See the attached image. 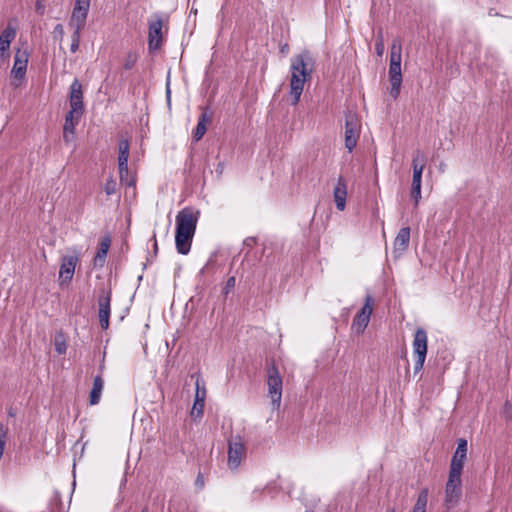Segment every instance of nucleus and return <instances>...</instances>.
Returning <instances> with one entry per match:
<instances>
[{"mask_svg": "<svg viewBox=\"0 0 512 512\" xmlns=\"http://www.w3.org/2000/svg\"><path fill=\"white\" fill-rule=\"evenodd\" d=\"M316 68L313 54L305 49L291 58L289 95L292 105H297L304 90V85L310 81Z\"/></svg>", "mask_w": 512, "mask_h": 512, "instance_id": "1", "label": "nucleus"}, {"mask_svg": "<svg viewBox=\"0 0 512 512\" xmlns=\"http://www.w3.org/2000/svg\"><path fill=\"white\" fill-rule=\"evenodd\" d=\"M200 211L193 207H185L176 215L175 244L180 254L186 255L191 248Z\"/></svg>", "mask_w": 512, "mask_h": 512, "instance_id": "2", "label": "nucleus"}, {"mask_svg": "<svg viewBox=\"0 0 512 512\" xmlns=\"http://www.w3.org/2000/svg\"><path fill=\"white\" fill-rule=\"evenodd\" d=\"M402 44L400 39H394L390 50L389 79L390 95L396 99L400 94L402 84L401 59Z\"/></svg>", "mask_w": 512, "mask_h": 512, "instance_id": "3", "label": "nucleus"}, {"mask_svg": "<svg viewBox=\"0 0 512 512\" xmlns=\"http://www.w3.org/2000/svg\"><path fill=\"white\" fill-rule=\"evenodd\" d=\"M70 110L65 116V121L79 123L84 113L83 89L78 79H74L69 93Z\"/></svg>", "mask_w": 512, "mask_h": 512, "instance_id": "4", "label": "nucleus"}, {"mask_svg": "<svg viewBox=\"0 0 512 512\" xmlns=\"http://www.w3.org/2000/svg\"><path fill=\"white\" fill-rule=\"evenodd\" d=\"M268 395L274 409H279L282 398L283 381L275 364L267 370Z\"/></svg>", "mask_w": 512, "mask_h": 512, "instance_id": "5", "label": "nucleus"}, {"mask_svg": "<svg viewBox=\"0 0 512 512\" xmlns=\"http://www.w3.org/2000/svg\"><path fill=\"white\" fill-rule=\"evenodd\" d=\"M427 333L423 328H417L413 338V354L416 358L414 364V373H418L423 369L424 362L427 355Z\"/></svg>", "mask_w": 512, "mask_h": 512, "instance_id": "6", "label": "nucleus"}, {"mask_svg": "<svg viewBox=\"0 0 512 512\" xmlns=\"http://www.w3.org/2000/svg\"><path fill=\"white\" fill-rule=\"evenodd\" d=\"M361 133V122L357 114L348 113L345 119V147L352 152L356 147Z\"/></svg>", "mask_w": 512, "mask_h": 512, "instance_id": "7", "label": "nucleus"}, {"mask_svg": "<svg viewBox=\"0 0 512 512\" xmlns=\"http://www.w3.org/2000/svg\"><path fill=\"white\" fill-rule=\"evenodd\" d=\"M462 495L461 475L450 473L445 486V505L447 508L455 507Z\"/></svg>", "mask_w": 512, "mask_h": 512, "instance_id": "8", "label": "nucleus"}, {"mask_svg": "<svg viewBox=\"0 0 512 512\" xmlns=\"http://www.w3.org/2000/svg\"><path fill=\"white\" fill-rule=\"evenodd\" d=\"M373 302V297L371 295H367L363 307L353 319L351 328L356 334H362L368 326L373 312Z\"/></svg>", "mask_w": 512, "mask_h": 512, "instance_id": "9", "label": "nucleus"}, {"mask_svg": "<svg viewBox=\"0 0 512 512\" xmlns=\"http://www.w3.org/2000/svg\"><path fill=\"white\" fill-rule=\"evenodd\" d=\"M89 7L90 0H76L69 21V26L71 28H76L77 30H82L84 28Z\"/></svg>", "mask_w": 512, "mask_h": 512, "instance_id": "10", "label": "nucleus"}, {"mask_svg": "<svg viewBox=\"0 0 512 512\" xmlns=\"http://www.w3.org/2000/svg\"><path fill=\"white\" fill-rule=\"evenodd\" d=\"M245 454V446L239 437L232 439L228 444V467L232 470L237 469Z\"/></svg>", "mask_w": 512, "mask_h": 512, "instance_id": "11", "label": "nucleus"}, {"mask_svg": "<svg viewBox=\"0 0 512 512\" xmlns=\"http://www.w3.org/2000/svg\"><path fill=\"white\" fill-rule=\"evenodd\" d=\"M163 20L160 16L149 21L148 47L149 50H157L160 48L163 39Z\"/></svg>", "mask_w": 512, "mask_h": 512, "instance_id": "12", "label": "nucleus"}, {"mask_svg": "<svg viewBox=\"0 0 512 512\" xmlns=\"http://www.w3.org/2000/svg\"><path fill=\"white\" fill-rule=\"evenodd\" d=\"M467 457V440L460 438L457 441V448L452 456L450 473L462 474L463 466Z\"/></svg>", "mask_w": 512, "mask_h": 512, "instance_id": "13", "label": "nucleus"}, {"mask_svg": "<svg viewBox=\"0 0 512 512\" xmlns=\"http://www.w3.org/2000/svg\"><path fill=\"white\" fill-rule=\"evenodd\" d=\"M78 257L75 255L64 256L59 270L60 284L69 283L74 275Z\"/></svg>", "mask_w": 512, "mask_h": 512, "instance_id": "14", "label": "nucleus"}, {"mask_svg": "<svg viewBox=\"0 0 512 512\" xmlns=\"http://www.w3.org/2000/svg\"><path fill=\"white\" fill-rule=\"evenodd\" d=\"M110 302H111V291L103 292L98 300L99 304V322L102 329L106 330L109 327L110 317Z\"/></svg>", "mask_w": 512, "mask_h": 512, "instance_id": "15", "label": "nucleus"}, {"mask_svg": "<svg viewBox=\"0 0 512 512\" xmlns=\"http://www.w3.org/2000/svg\"><path fill=\"white\" fill-rule=\"evenodd\" d=\"M195 399L191 410V416L194 418H201L204 410V403L206 398V388L204 385H200V379L198 378L195 383Z\"/></svg>", "mask_w": 512, "mask_h": 512, "instance_id": "16", "label": "nucleus"}, {"mask_svg": "<svg viewBox=\"0 0 512 512\" xmlns=\"http://www.w3.org/2000/svg\"><path fill=\"white\" fill-rule=\"evenodd\" d=\"M16 36V29L8 25L0 35V62L6 58L10 44Z\"/></svg>", "mask_w": 512, "mask_h": 512, "instance_id": "17", "label": "nucleus"}, {"mask_svg": "<svg viewBox=\"0 0 512 512\" xmlns=\"http://www.w3.org/2000/svg\"><path fill=\"white\" fill-rule=\"evenodd\" d=\"M213 112L209 108L203 109L197 126L193 132V138L195 141H199L205 135L207 131V124L212 121Z\"/></svg>", "mask_w": 512, "mask_h": 512, "instance_id": "18", "label": "nucleus"}, {"mask_svg": "<svg viewBox=\"0 0 512 512\" xmlns=\"http://www.w3.org/2000/svg\"><path fill=\"white\" fill-rule=\"evenodd\" d=\"M334 200L336 203V207L339 211H343L346 206V197H347V185L346 181L343 177H339L337 180V184L333 191Z\"/></svg>", "mask_w": 512, "mask_h": 512, "instance_id": "19", "label": "nucleus"}, {"mask_svg": "<svg viewBox=\"0 0 512 512\" xmlns=\"http://www.w3.org/2000/svg\"><path fill=\"white\" fill-rule=\"evenodd\" d=\"M422 173L421 166L415 165L411 184V197L414 200L415 207L418 206L421 199Z\"/></svg>", "mask_w": 512, "mask_h": 512, "instance_id": "20", "label": "nucleus"}, {"mask_svg": "<svg viewBox=\"0 0 512 512\" xmlns=\"http://www.w3.org/2000/svg\"><path fill=\"white\" fill-rule=\"evenodd\" d=\"M28 57L26 52L18 50L15 53L12 74L15 78H23L27 69Z\"/></svg>", "mask_w": 512, "mask_h": 512, "instance_id": "21", "label": "nucleus"}, {"mask_svg": "<svg viewBox=\"0 0 512 512\" xmlns=\"http://www.w3.org/2000/svg\"><path fill=\"white\" fill-rule=\"evenodd\" d=\"M111 239L109 236L103 237L99 243L98 251L94 257L93 263L95 267H103L106 261L107 253L110 248Z\"/></svg>", "mask_w": 512, "mask_h": 512, "instance_id": "22", "label": "nucleus"}, {"mask_svg": "<svg viewBox=\"0 0 512 512\" xmlns=\"http://www.w3.org/2000/svg\"><path fill=\"white\" fill-rule=\"evenodd\" d=\"M119 154H118V168L119 170H126V166H128L129 159V149L130 143L127 139H121L118 145Z\"/></svg>", "mask_w": 512, "mask_h": 512, "instance_id": "23", "label": "nucleus"}, {"mask_svg": "<svg viewBox=\"0 0 512 512\" xmlns=\"http://www.w3.org/2000/svg\"><path fill=\"white\" fill-rule=\"evenodd\" d=\"M410 241V228L403 227L397 233L394 240V249L397 251H405L409 246Z\"/></svg>", "mask_w": 512, "mask_h": 512, "instance_id": "24", "label": "nucleus"}, {"mask_svg": "<svg viewBox=\"0 0 512 512\" xmlns=\"http://www.w3.org/2000/svg\"><path fill=\"white\" fill-rule=\"evenodd\" d=\"M104 387V381L101 376L97 375L93 380V387L89 395V403L91 405H97L100 401L102 390Z\"/></svg>", "mask_w": 512, "mask_h": 512, "instance_id": "25", "label": "nucleus"}, {"mask_svg": "<svg viewBox=\"0 0 512 512\" xmlns=\"http://www.w3.org/2000/svg\"><path fill=\"white\" fill-rule=\"evenodd\" d=\"M427 502H428V489L424 488L420 491L412 512H426Z\"/></svg>", "mask_w": 512, "mask_h": 512, "instance_id": "26", "label": "nucleus"}, {"mask_svg": "<svg viewBox=\"0 0 512 512\" xmlns=\"http://www.w3.org/2000/svg\"><path fill=\"white\" fill-rule=\"evenodd\" d=\"M78 123L76 122H67L65 121L63 127V139L65 142H70L74 140L75 127Z\"/></svg>", "mask_w": 512, "mask_h": 512, "instance_id": "27", "label": "nucleus"}, {"mask_svg": "<svg viewBox=\"0 0 512 512\" xmlns=\"http://www.w3.org/2000/svg\"><path fill=\"white\" fill-rule=\"evenodd\" d=\"M119 177H120L121 183L126 185V186L134 187L135 184H136V179H135V177L133 175H131L129 173L128 166H126V170L125 171L119 170Z\"/></svg>", "mask_w": 512, "mask_h": 512, "instance_id": "28", "label": "nucleus"}, {"mask_svg": "<svg viewBox=\"0 0 512 512\" xmlns=\"http://www.w3.org/2000/svg\"><path fill=\"white\" fill-rule=\"evenodd\" d=\"M137 60H138V54L136 52H134V51L128 52V54L125 57L124 64H123L124 69H126V70L132 69L135 66Z\"/></svg>", "mask_w": 512, "mask_h": 512, "instance_id": "29", "label": "nucleus"}, {"mask_svg": "<svg viewBox=\"0 0 512 512\" xmlns=\"http://www.w3.org/2000/svg\"><path fill=\"white\" fill-rule=\"evenodd\" d=\"M72 29L70 51L75 53L79 49L81 30H77L76 28Z\"/></svg>", "mask_w": 512, "mask_h": 512, "instance_id": "30", "label": "nucleus"}, {"mask_svg": "<svg viewBox=\"0 0 512 512\" xmlns=\"http://www.w3.org/2000/svg\"><path fill=\"white\" fill-rule=\"evenodd\" d=\"M425 161L426 157L424 153L421 152L420 150H417L412 160V167L414 168L415 165H417L418 167L421 166V172H423L425 167Z\"/></svg>", "mask_w": 512, "mask_h": 512, "instance_id": "31", "label": "nucleus"}, {"mask_svg": "<svg viewBox=\"0 0 512 512\" xmlns=\"http://www.w3.org/2000/svg\"><path fill=\"white\" fill-rule=\"evenodd\" d=\"M104 191H105V193L108 196H111V195L116 193V191H117V183H116L115 179L112 176H110L106 180L105 185H104Z\"/></svg>", "mask_w": 512, "mask_h": 512, "instance_id": "32", "label": "nucleus"}, {"mask_svg": "<svg viewBox=\"0 0 512 512\" xmlns=\"http://www.w3.org/2000/svg\"><path fill=\"white\" fill-rule=\"evenodd\" d=\"M7 432L8 429L4 427L3 424H0V459L3 456L6 441H7Z\"/></svg>", "mask_w": 512, "mask_h": 512, "instance_id": "33", "label": "nucleus"}, {"mask_svg": "<svg viewBox=\"0 0 512 512\" xmlns=\"http://www.w3.org/2000/svg\"><path fill=\"white\" fill-rule=\"evenodd\" d=\"M236 279L234 276H231L227 279L225 287L223 289L224 295H228V293L235 287Z\"/></svg>", "mask_w": 512, "mask_h": 512, "instance_id": "34", "label": "nucleus"}, {"mask_svg": "<svg viewBox=\"0 0 512 512\" xmlns=\"http://www.w3.org/2000/svg\"><path fill=\"white\" fill-rule=\"evenodd\" d=\"M66 343L64 340H61L59 338L55 339V350L58 354H64L66 352Z\"/></svg>", "mask_w": 512, "mask_h": 512, "instance_id": "35", "label": "nucleus"}, {"mask_svg": "<svg viewBox=\"0 0 512 512\" xmlns=\"http://www.w3.org/2000/svg\"><path fill=\"white\" fill-rule=\"evenodd\" d=\"M53 35H54V38H57L59 39L60 41L63 40V37H64V27L62 24H57L55 27H54V30H53Z\"/></svg>", "mask_w": 512, "mask_h": 512, "instance_id": "36", "label": "nucleus"}, {"mask_svg": "<svg viewBox=\"0 0 512 512\" xmlns=\"http://www.w3.org/2000/svg\"><path fill=\"white\" fill-rule=\"evenodd\" d=\"M375 49H376V52H377L378 56H382L383 55V53H384V43H383V40H382L381 37L376 41Z\"/></svg>", "mask_w": 512, "mask_h": 512, "instance_id": "37", "label": "nucleus"}, {"mask_svg": "<svg viewBox=\"0 0 512 512\" xmlns=\"http://www.w3.org/2000/svg\"><path fill=\"white\" fill-rule=\"evenodd\" d=\"M196 485L199 487V488H202L204 486V481L202 479V476L199 474L197 479H196Z\"/></svg>", "mask_w": 512, "mask_h": 512, "instance_id": "38", "label": "nucleus"}, {"mask_svg": "<svg viewBox=\"0 0 512 512\" xmlns=\"http://www.w3.org/2000/svg\"><path fill=\"white\" fill-rule=\"evenodd\" d=\"M280 52L283 54H287L289 52V45L287 43L283 44L280 47Z\"/></svg>", "mask_w": 512, "mask_h": 512, "instance_id": "39", "label": "nucleus"}, {"mask_svg": "<svg viewBox=\"0 0 512 512\" xmlns=\"http://www.w3.org/2000/svg\"><path fill=\"white\" fill-rule=\"evenodd\" d=\"M36 8H37V10H40V9H43V8H44V6L41 4V2H40V1H38V2L36 3Z\"/></svg>", "mask_w": 512, "mask_h": 512, "instance_id": "40", "label": "nucleus"}, {"mask_svg": "<svg viewBox=\"0 0 512 512\" xmlns=\"http://www.w3.org/2000/svg\"><path fill=\"white\" fill-rule=\"evenodd\" d=\"M9 416L13 417L15 415V413L13 412L12 409H9V412H8Z\"/></svg>", "mask_w": 512, "mask_h": 512, "instance_id": "41", "label": "nucleus"}, {"mask_svg": "<svg viewBox=\"0 0 512 512\" xmlns=\"http://www.w3.org/2000/svg\"><path fill=\"white\" fill-rule=\"evenodd\" d=\"M167 98H168V100L170 99V90H169V88L167 89Z\"/></svg>", "mask_w": 512, "mask_h": 512, "instance_id": "42", "label": "nucleus"}, {"mask_svg": "<svg viewBox=\"0 0 512 512\" xmlns=\"http://www.w3.org/2000/svg\"><path fill=\"white\" fill-rule=\"evenodd\" d=\"M141 512H149V511H148V508H147V507H145V508H143V509H142V511H141Z\"/></svg>", "mask_w": 512, "mask_h": 512, "instance_id": "43", "label": "nucleus"}, {"mask_svg": "<svg viewBox=\"0 0 512 512\" xmlns=\"http://www.w3.org/2000/svg\"><path fill=\"white\" fill-rule=\"evenodd\" d=\"M386 512H395V510L394 509H390V510H388Z\"/></svg>", "mask_w": 512, "mask_h": 512, "instance_id": "44", "label": "nucleus"}, {"mask_svg": "<svg viewBox=\"0 0 512 512\" xmlns=\"http://www.w3.org/2000/svg\"><path fill=\"white\" fill-rule=\"evenodd\" d=\"M306 512H313V511H306Z\"/></svg>", "mask_w": 512, "mask_h": 512, "instance_id": "45", "label": "nucleus"}]
</instances>
